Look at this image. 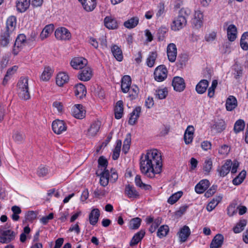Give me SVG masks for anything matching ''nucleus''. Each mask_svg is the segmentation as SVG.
Instances as JSON below:
<instances>
[{
  "instance_id": "1",
  "label": "nucleus",
  "mask_w": 248,
  "mask_h": 248,
  "mask_svg": "<svg viewBox=\"0 0 248 248\" xmlns=\"http://www.w3.org/2000/svg\"><path fill=\"white\" fill-rule=\"evenodd\" d=\"M140 167L143 175L149 178H154L155 174L160 173L162 170L161 153L156 149L148 151L146 155L141 156Z\"/></svg>"
},
{
  "instance_id": "2",
  "label": "nucleus",
  "mask_w": 248,
  "mask_h": 248,
  "mask_svg": "<svg viewBox=\"0 0 248 248\" xmlns=\"http://www.w3.org/2000/svg\"><path fill=\"white\" fill-rule=\"evenodd\" d=\"M191 11L188 8H183L180 9L179 15L172 21L171 29L177 31L183 28L187 23L186 18L190 14Z\"/></svg>"
},
{
  "instance_id": "3",
  "label": "nucleus",
  "mask_w": 248,
  "mask_h": 248,
  "mask_svg": "<svg viewBox=\"0 0 248 248\" xmlns=\"http://www.w3.org/2000/svg\"><path fill=\"white\" fill-rule=\"evenodd\" d=\"M17 87L18 96L21 99L24 100L30 99L28 77H21L17 83Z\"/></svg>"
},
{
  "instance_id": "4",
  "label": "nucleus",
  "mask_w": 248,
  "mask_h": 248,
  "mask_svg": "<svg viewBox=\"0 0 248 248\" xmlns=\"http://www.w3.org/2000/svg\"><path fill=\"white\" fill-rule=\"evenodd\" d=\"M30 39L27 40L26 36L23 34L18 35L15 41L12 53L15 55H17L24 46L28 43Z\"/></svg>"
},
{
  "instance_id": "5",
  "label": "nucleus",
  "mask_w": 248,
  "mask_h": 248,
  "mask_svg": "<svg viewBox=\"0 0 248 248\" xmlns=\"http://www.w3.org/2000/svg\"><path fill=\"white\" fill-rule=\"evenodd\" d=\"M168 70L164 65H161L156 67L154 75L155 80L161 82L167 77Z\"/></svg>"
},
{
  "instance_id": "6",
  "label": "nucleus",
  "mask_w": 248,
  "mask_h": 248,
  "mask_svg": "<svg viewBox=\"0 0 248 248\" xmlns=\"http://www.w3.org/2000/svg\"><path fill=\"white\" fill-rule=\"evenodd\" d=\"M55 36L59 40H68L71 38V34L66 28L60 27L56 30Z\"/></svg>"
},
{
  "instance_id": "7",
  "label": "nucleus",
  "mask_w": 248,
  "mask_h": 248,
  "mask_svg": "<svg viewBox=\"0 0 248 248\" xmlns=\"http://www.w3.org/2000/svg\"><path fill=\"white\" fill-rule=\"evenodd\" d=\"M52 128L55 134L59 135L66 130L67 126L63 121L58 119L53 122Z\"/></svg>"
},
{
  "instance_id": "8",
  "label": "nucleus",
  "mask_w": 248,
  "mask_h": 248,
  "mask_svg": "<svg viewBox=\"0 0 248 248\" xmlns=\"http://www.w3.org/2000/svg\"><path fill=\"white\" fill-rule=\"evenodd\" d=\"M16 233L10 230L3 231L0 236V242L1 243H8L14 239Z\"/></svg>"
},
{
  "instance_id": "9",
  "label": "nucleus",
  "mask_w": 248,
  "mask_h": 248,
  "mask_svg": "<svg viewBox=\"0 0 248 248\" xmlns=\"http://www.w3.org/2000/svg\"><path fill=\"white\" fill-rule=\"evenodd\" d=\"M93 76L92 70L91 68L86 67L81 69L78 76V78L84 81H89Z\"/></svg>"
},
{
  "instance_id": "10",
  "label": "nucleus",
  "mask_w": 248,
  "mask_h": 248,
  "mask_svg": "<svg viewBox=\"0 0 248 248\" xmlns=\"http://www.w3.org/2000/svg\"><path fill=\"white\" fill-rule=\"evenodd\" d=\"M172 85L175 91L179 92L183 91L186 87L184 79L179 77H175L173 78Z\"/></svg>"
},
{
  "instance_id": "11",
  "label": "nucleus",
  "mask_w": 248,
  "mask_h": 248,
  "mask_svg": "<svg viewBox=\"0 0 248 248\" xmlns=\"http://www.w3.org/2000/svg\"><path fill=\"white\" fill-rule=\"evenodd\" d=\"M167 53L168 59L170 62H174L177 56V48L173 43L168 45L167 48Z\"/></svg>"
},
{
  "instance_id": "12",
  "label": "nucleus",
  "mask_w": 248,
  "mask_h": 248,
  "mask_svg": "<svg viewBox=\"0 0 248 248\" xmlns=\"http://www.w3.org/2000/svg\"><path fill=\"white\" fill-rule=\"evenodd\" d=\"M87 64V61L83 57H78L73 59L71 62V66L76 69H81Z\"/></svg>"
},
{
  "instance_id": "13",
  "label": "nucleus",
  "mask_w": 248,
  "mask_h": 248,
  "mask_svg": "<svg viewBox=\"0 0 248 248\" xmlns=\"http://www.w3.org/2000/svg\"><path fill=\"white\" fill-rule=\"evenodd\" d=\"M86 111L80 104L74 106L72 109V114L74 117L78 119H83L85 117Z\"/></svg>"
},
{
  "instance_id": "14",
  "label": "nucleus",
  "mask_w": 248,
  "mask_h": 248,
  "mask_svg": "<svg viewBox=\"0 0 248 248\" xmlns=\"http://www.w3.org/2000/svg\"><path fill=\"white\" fill-rule=\"evenodd\" d=\"M101 126V122L99 121L93 122L88 129L87 136L89 137H94L98 132Z\"/></svg>"
},
{
  "instance_id": "15",
  "label": "nucleus",
  "mask_w": 248,
  "mask_h": 248,
  "mask_svg": "<svg viewBox=\"0 0 248 248\" xmlns=\"http://www.w3.org/2000/svg\"><path fill=\"white\" fill-rule=\"evenodd\" d=\"M96 174L100 176V183L101 186H106L108 185L109 177L108 170L100 171L99 170L96 171Z\"/></svg>"
},
{
  "instance_id": "16",
  "label": "nucleus",
  "mask_w": 248,
  "mask_h": 248,
  "mask_svg": "<svg viewBox=\"0 0 248 248\" xmlns=\"http://www.w3.org/2000/svg\"><path fill=\"white\" fill-rule=\"evenodd\" d=\"M232 166V161L230 159L227 160L224 165L220 168L217 169L219 175L221 177H224L227 175L231 170Z\"/></svg>"
},
{
  "instance_id": "17",
  "label": "nucleus",
  "mask_w": 248,
  "mask_h": 248,
  "mask_svg": "<svg viewBox=\"0 0 248 248\" xmlns=\"http://www.w3.org/2000/svg\"><path fill=\"white\" fill-rule=\"evenodd\" d=\"M100 215V212L98 209H93L89 215V221L90 223L92 225H95L98 221Z\"/></svg>"
},
{
  "instance_id": "18",
  "label": "nucleus",
  "mask_w": 248,
  "mask_h": 248,
  "mask_svg": "<svg viewBox=\"0 0 248 248\" xmlns=\"http://www.w3.org/2000/svg\"><path fill=\"white\" fill-rule=\"evenodd\" d=\"M31 0H18L16 3L17 10L20 12H25L29 7Z\"/></svg>"
},
{
  "instance_id": "19",
  "label": "nucleus",
  "mask_w": 248,
  "mask_h": 248,
  "mask_svg": "<svg viewBox=\"0 0 248 248\" xmlns=\"http://www.w3.org/2000/svg\"><path fill=\"white\" fill-rule=\"evenodd\" d=\"M131 79L130 76L126 75L122 79L121 89L123 93H126L130 90Z\"/></svg>"
},
{
  "instance_id": "20",
  "label": "nucleus",
  "mask_w": 248,
  "mask_h": 248,
  "mask_svg": "<svg viewBox=\"0 0 248 248\" xmlns=\"http://www.w3.org/2000/svg\"><path fill=\"white\" fill-rule=\"evenodd\" d=\"M194 129L193 126L189 125L187 126L185 134L184 140L186 144L190 143L193 140Z\"/></svg>"
},
{
  "instance_id": "21",
  "label": "nucleus",
  "mask_w": 248,
  "mask_h": 248,
  "mask_svg": "<svg viewBox=\"0 0 248 248\" xmlns=\"http://www.w3.org/2000/svg\"><path fill=\"white\" fill-rule=\"evenodd\" d=\"M11 33L4 31H2L0 36V46L1 47H6L9 44L11 40Z\"/></svg>"
},
{
  "instance_id": "22",
  "label": "nucleus",
  "mask_w": 248,
  "mask_h": 248,
  "mask_svg": "<svg viewBox=\"0 0 248 248\" xmlns=\"http://www.w3.org/2000/svg\"><path fill=\"white\" fill-rule=\"evenodd\" d=\"M141 107H137L130 114L128 123L130 125H134L137 121L141 112Z\"/></svg>"
},
{
  "instance_id": "23",
  "label": "nucleus",
  "mask_w": 248,
  "mask_h": 248,
  "mask_svg": "<svg viewBox=\"0 0 248 248\" xmlns=\"http://www.w3.org/2000/svg\"><path fill=\"white\" fill-rule=\"evenodd\" d=\"M209 184V182L207 180H201L195 186V191L199 194L202 193L208 187Z\"/></svg>"
},
{
  "instance_id": "24",
  "label": "nucleus",
  "mask_w": 248,
  "mask_h": 248,
  "mask_svg": "<svg viewBox=\"0 0 248 248\" xmlns=\"http://www.w3.org/2000/svg\"><path fill=\"white\" fill-rule=\"evenodd\" d=\"M145 234V232L144 230H141L140 231L136 233L130 242V246L132 247L135 246L141 240L144 236Z\"/></svg>"
},
{
  "instance_id": "25",
  "label": "nucleus",
  "mask_w": 248,
  "mask_h": 248,
  "mask_svg": "<svg viewBox=\"0 0 248 248\" xmlns=\"http://www.w3.org/2000/svg\"><path fill=\"white\" fill-rule=\"evenodd\" d=\"M16 23V17L14 16L9 17L6 21V31L12 33L14 31Z\"/></svg>"
},
{
  "instance_id": "26",
  "label": "nucleus",
  "mask_w": 248,
  "mask_h": 248,
  "mask_svg": "<svg viewBox=\"0 0 248 248\" xmlns=\"http://www.w3.org/2000/svg\"><path fill=\"white\" fill-rule=\"evenodd\" d=\"M75 93L76 96L82 98L86 94V89L85 86L82 83H78L75 86Z\"/></svg>"
},
{
  "instance_id": "27",
  "label": "nucleus",
  "mask_w": 248,
  "mask_h": 248,
  "mask_svg": "<svg viewBox=\"0 0 248 248\" xmlns=\"http://www.w3.org/2000/svg\"><path fill=\"white\" fill-rule=\"evenodd\" d=\"M224 237L221 234H217L210 244V248H219L221 247Z\"/></svg>"
},
{
  "instance_id": "28",
  "label": "nucleus",
  "mask_w": 248,
  "mask_h": 248,
  "mask_svg": "<svg viewBox=\"0 0 248 248\" xmlns=\"http://www.w3.org/2000/svg\"><path fill=\"white\" fill-rule=\"evenodd\" d=\"M190 234L189 227L186 225L182 227L178 232L180 240L181 242H185Z\"/></svg>"
},
{
  "instance_id": "29",
  "label": "nucleus",
  "mask_w": 248,
  "mask_h": 248,
  "mask_svg": "<svg viewBox=\"0 0 248 248\" xmlns=\"http://www.w3.org/2000/svg\"><path fill=\"white\" fill-rule=\"evenodd\" d=\"M227 36L229 41L232 42L237 37V28L233 24L229 25L227 28Z\"/></svg>"
},
{
  "instance_id": "30",
  "label": "nucleus",
  "mask_w": 248,
  "mask_h": 248,
  "mask_svg": "<svg viewBox=\"0 0 248 248\" xmlns=\"http://www.w3.org/2000/svg\"><path fill=\"white\" fill-rule=\"evenodd\" d=\"M237 106V101L235 97L230 96L226 100V108L228 111H232Z\"/></svg>"
},
{
  "instance_id": "31",
  "label": "nucleus",
  "mask_w": 248,
  "mask_h": 248,
  "mask_svg": "<svg viewBox=\"0 0 248 248\" xmlns=\"http://www.w3.org/2000/svg\"><path fill=\"white\" fill-rule=\"evenodd\" d=\"M125 194L129 198H137L139 197V193L135 188L129 185H126L125 188Z\"/></svg>"
},
{
  "instance_id": "32",
  "label": "nucleus",
  "mask_w": 248,
  "mask_h": 248,
  "mask_svg": "<svg viewBox=\"0 0 248 248\" xmlns=\"http://www.w3.org/2000/svg\"><path fill=\"white\" fill-rule=\"evenodd\" d=\"M69 80L68 76L64 72L59 73L56 78V84L59 86H62Z\"/></svg>"
},
{
  "instance_id": "33",
  "label": "nucleus",
  "mask_w": 248,
  "mask_h": 248,
  "mask_svg": "<svg viewBox=\"0 0 248 248\" xmlns=\"http://www.w3.org/2000/svg\"><path fill=\"white\" fill-rule=\"evenodd\" d=\"M124 108L122 101H118L116 104L114 109L115 117L117 119L121 118L123 115Z\"/></svg>"
},
{
  "instance_id": "34",
  "label": "nucleus",
  "mask_w": 248,
  "mask_h": 248,
  "mask_svg": "<svg viewBox=\"0 0 248 248\" xmlns=\"http://www.w3.org/2000/svg\"><path fill=\"white\" fill-rule=\"evenodd\" d=\"M208 81L206 79L201 80L196 86V91L199 94L205 92L208 86Z\"/></svg>"
},
{
  "instance_id": "35",
  "label": "nucleus",
  "mask_w": 248,
  "mask_h": 248,
  "mask_svg": "<svg viewBox=\"0 0 248 248\" xmlns=\"http://www.w3.org/2000/svg\"><path fill=\"white\" fill-rule=\"evenodd\" d=\"M80 3L83 8L87 12L92 11L96 7L95 0H84Z\"/></svg>"
},
{
  "instance_id": "36",
  "label": "nucleus",
  "mask_w": 248,
  "mask_h": 248,
  "mask_svg": "<svg viewBox=\"0 0 248 248\" xmlns=\"http://www.w3.org/2000/svg\"><path fill=\"white\" fill-rule=\"evenodd\" d=\"M104 24L108 29H115L118 27L116 20L111 16H107L105 18Z\"/></svg>"
},
{
  "instance_id": "37",
  "label": "nucleus",
  "mask_w": 248,
  "mask_h": 248,
  "mask_svg": "<svg viewBox=\"0 0 248 248\" xmlns=\"http://www.w3.org/2000/svg\"><path fill=\"white\" fill-rule=\"evenodd\" d=\"M139 22V18L138 16H134L128 19L124 23V26L129 29L136 27Z\"/></svg>"
},
{
  "instance_id": "38",
  "label": "nucleus",
  "mask_w": 248,
  "mask_h": 248,
  "mask_svg": "<svg viewBox=\"0 0 248 248\" xmlns=\"http://www.w3.org/2000/svg\"><path fill=\"white\" fill-rule=\"evenodd\" d=\"M111 50L114 57L117 61L121 62L123 60V55L120 47L117 45H114L112 46Z\"/></svg>"
},
{
  "instance_id": "39",
  "label": "nucleus",
  "mask_w": 248,
  "mask_h": 248,
  "mask_svg": "<svg viewBox=\"0 0 248 248\" xmlns=\"http://www.w3.org/2000/svg\"><path fill=\"white\" fill-rule=\"evenodd\" d=\"M54 30V26L52 24L46 26L42 31L40 37L41 40H44L50 35Z\"/></svg>"
},
{
  "instance_id": "40",
  "label": "nucleus",
  "mask_w": 248,
  "mask_h": 248,
  "mask_svg": "<svg viewBox=\"0 0 248 248\" xmlns=\"http://www.w3.org/2000/svg\"><path fill=\"white\" fill-rule=\"evenodd\" d=\"M18 66L14 65L12 67L8 69L6 75L3 80V84L5 85L7 84L8 81L10 79L11 77L15 74L17 70Z\"/></svg>"
},
{
  "instance_id": "41",
  "label": "nucleus",
  "mask_w": 248,
  "mask_h": 248,
  "mask_svg": "<svg viewBox=\"0 0 248 248\" xmlns=\"http://www.w3.org/2000/svg\"><path fill=\"white\" fill-rule=\"evenodd\" d=\"M135 182L137 186L140 187L141 189L150 190L152 189L150 185L143 183L141 180V177L139 175H137L135 178Z\"/></svg>"
},
{
  "instance_id": "42",
  "label": "nucleus",
  "mask_w": 248,
  "mask_h": 248,
  "mask_svg": "<svg viewBox=\"0 0 248 248\" xmlns=\"http://www.w3.org/2000/svg\"><path fill=\"white\" fill-rule=\"evenodd\" d=\"M222 197L221 196H217L213 200L208 204L206 207L207 210L210 212L212 211L217 205L221 201Z\"/></svg>"
},
{
  "instance_id": "43",
  "label": "nucleus",
  "mask_w": 248,
  "mask_h": 248,
  "mask_svg": "<svg viewBox=\"0 0 248 248\" xmlns=\"http://www.w3.org/2000/svg\"><path fill=\"white\" fill-rule=\"evenodd\" d=\"M212 128L215 130L217 132L220 133L226 128L225 122L222 120H219L213 125Z\"/></svg>"
},
{
  "instance_id": "44",
  "label": "nucleus",
  "mask_w": 248,
  "mask_h": 248,
  "mask_svg": "<svg viewBox=\"0 0 248 248\" xmlns=\"http://www.w3.org/2000/svg\"><path fill=\"white\" fill-rule=\"evenodd\" d=\"M240 46L244 50H248V32H244L240 40Z\"/></svg>"
},
{
  "instance_id": "45",
  "label": "nucleus",
  "mask_w": 248,
  "mask_h": 248,
  "mask_svg": "<svg viewBox=\"0 0 248 248\" xmlns=\"http://www.w3.org/2000/svg\"><path fill=\"white\" fill-rule=\"evenodd\" d=\"M157 54L156 52H152L150 53L146 60V63L149 67L154 66Z\"/></svg>"
},
{
  "instance_id": "46",
  "label": "nucleus",
  "mask_w": 248,
  "mask_h": 248,
  "mask_svg": "<svg viewBox=\"0 0 248 248\" xmlns=\"http://www.w3.org/2000/svg\"><path fill=\"white\" fill-rule=\"evenodd\" d=\"M245 123L243 120H237L234 125L233 130L235 133H238L244 129Z\"/></svg>"
},
{
  "instance_id": "47",
  "label": "nucleus",
  "mask_w": 248,
  "mask_h": 248,
  "mask_svg": "<svg viewBox=\"0 0 248 248\" xmlns=\"http://www.w3.org/2000/svg\"><path fill=\"white\" fill-rule=\"evenodd\" d=\"M51 74L52 71L50 68L46 67L41 75L40 79L42 81H47L50 79Z\"/></svg>"
},
{
  "instance_id": "48",
  "label": "nucleus",
  "mask_w": 248,
  "mask_h": 248,
  "mask_svg": "<svg viewBox=\"0 0 248 248\" xmlns=\"http://www.w3.org/2000/svg\"><path fill=\"white\" fill-rule=\"evenodd\" d=\"M131 143V135L130 134H128L126 135V136L124 139V145L123 147V152L126 154L129 148Z\"/></svg>"
},
{
  "instance_id": "49",
  "label": "nucleus",
  "mask_w": 248,
  "mask_h": 248,
  "mask_svg": "<svg viewBox=\"0 0 248 248\" xmlns=\"http://www.w3.org/2000/svg\"><path fill=\"white\" fill-rule=\"evenodd\" d=\"M247 224V221L245 219H241L233 228V232L235 233H239L244 229V227Z\"/></svg>"
},
{
  "instance_id": "50",
  "label": "nucleus",
  "mask_w": 248,
  "mask_h": 248,
  "mask_svg": "<svg viewBox=\"0 0 248 248\" xmlns=\"http://www.w3.org/2000/svg\"><path fill=\"white\" fill-rule=\"evenodd\" d=\"M168 94L167 88L158 89L155 91V97L159 99H163L166 97Z\"/></svg>"
},
{
  "instance_id": "51",
  "label": "nucleus",
  "mask_w": 248,
  "mask_h": 248,
  "mask_svg": "<svg viewBox=\"0 0 248 248\" xmlns=\"http://www.w3.org/2000/svg\"><path fill=\"white\" fill-rule=\"evenodd\" d=\"M169 231V228L167 225H162L158 229L157 235L159 237L162 238L165 236Z\"/></svg>"
},
{
  "instance_id": "52",
  "label": "nucleus",
  "mask_w": 248,
  "mask_h": 248,
  "mask_svg": "<svg viewBox=\"0 0 248 248\" xmlns=\"http://www.w3.org/2000/svg\"><path fill=\"white\" fill-rule=\"evenodd\" d=\"M182 191L177 192L172 195L168 200V203L172 204L175 203L182 196Z\"/></svg>"
},
{
  "instance_id": "53",
  "label": "nucleus",
  "mask_w": 248,
  "mask_h": 248,
  "mask_svg": "<svg viewBox=\"0 0 248 248\" xmlns=\"http://www.w3.org/2000/svg\"><path fill=\"white\" fill-rule=\"evenodd\" d=\"M141 219L139 217L132 219L129 223V228L131 229H137L139 228L141 223Z\"/></svg>"
},
{
  "instance_id": "54",
  "label": "nucleus",
  "mask_w": 248,
  "mask_h": 248,
  "mask_svg": "<svg viewBox=\"0 0 248 248\" xmlns=\"http://www.w3.org/2000/svg\"><path fill=\"white\" fill-rule=\"evenodd\" d=\"M98 168H101L100 171L106 170V168L108 166L107 160L103 156H100L98 160Z\"/></svg>"
},
{
  "instance_id": "55",
  "label": "nucleus",
  "mask_w": 248,
  "mask_h": 248,
  "mask_svg": "<svg viewBox=\"0 0 248 248\" xmlns=\"http://www.w3.org/2000/svg\"><path fill=\"white\" fill-rule=\"evenodd\" d=\"M217 85V80H213L212 82V85L208 90V96L211 98L214 96L215 94V90Z\"/></svg>"
},
{
  "instance_id": "56",
  "label": "nucleus",
  "mask_w": 248,
  "mask_h": 248,
  "mask_svg": "<svg viewBox=\"0 0 248 248\" xmlns=\"http://www.w3.org/2000/svg\"><path fill=\"white\" fill-rule=\"evenodd\" d=\"M161 223V219L160 217H157V218L155 219L149 228V231L151 233L155 232L157 228Z\"/></svg>"
},
{
  "instance_id": "57",
  "label": "nucleus",
  "mask_w": 248,
  "mask_h": 248,
  "mask_svg": "<svg viewBox=\"0 0 248 248\" xmlns=\"http://www.w3.org/2000/svg\"><path fill=\"white\" fill-rule=\"evenodd\" d=\"M13 137L16 141L21 142L24 140L25 136L23 133L16 131L15 132Z\"/></svg>"
},
{
  "instance_id": "58",
  "label": "nucleus",
  "mask_w": 248,
  "mask_h": 248,
  "mask_svg": "<svg viewBox=\"0 0 248 248\" xmlns=\"http://www.w3.org/2000/svg\"><path fill=\"white\" fill-rule=\"evenodd\" d=\"M128 92H129V97L133 100L138 96L139 88L136 86H132L131 88H130V90Z\"/></svg>"
},
{
  "instance_id": "59",
  "label": "nucleus",
  "mask_w": 248,
  "mask_h": 248,
  "mask_svg": "<svg viewBox=\"0 0 248 248\" xmlns=\"http://www.w3.org/2000/svg\"><path fill=\"white\" fill-rule=\"evenodd\" d=\"M230 149L231 148L228 145L224 144L219 148L218 153L222 155H226L229 153Z\"/></svg>"
},
{
  "instance_id": "60",
  "label": "nucleus",
  "mask_w": 248,
  "mask_h": 248,
  "mask_svg": "<svg viewBox=\"0 0 248 248\" xmlns=\"http://www.w3.org/2000/svg\"><path fill=\"white\" fill-rule=\"evenodd\" d=\"M39 235V232H37L33 238V243L31 248H42L43 246L40 243L37 242Z\"/></svg>"
},
{
  "instance_id": "61",
  "label": "nucleus",
  "mask_w": 248,
  "mask_h": 248,
  "mask_svg": "<svg viewBox=\"0 0 248 248\" xmlns=\"http://www.w3.org/2000/svg\"><path fill=\"white\" fill-rule=\"evenodd\" d=\"M237 209L235 204H232L227 208V214L230 217H232L237 213Z\"/></svg>"
},
{
  "instance_id": "62",
  "label": "nucleus",
  "mask_w": 248,
  "mask_h": 248,
  "mask_svg": "<svg viewBox=\"0 0 248 248\" xmlns=\"http://www.w3.org/2000/svg\"><path fill=\"white\" fill-rule=\"evenodd\" d=\"M212 167V161L210 158L206 159L204 162L203 170L207 173H209Z\"/></svg>"
},
{
  "instance_id": "63",
  "label": "nucleus",
  "mask_w": 248,
  "mask_h": 248,
  "mask_svg": "<svg viewBox=\"0 0 248 248\" xmlns=\"http://www.w3.org/2000/svg\"><path fill=\"white\" fill-rule=\"evenodd\" d=\"M217 186L213 185L204 194V196L209 198L212 196L217 191Z\"/></svg>"
},
{
  "instance_id": "64",
  "label": "nucleus",
  "mask_w": 248,
  "mask_h": 248,
  "mask_svg": "<svg viewBox=\"0 0 248 248\" xmlns=\"http://www.w3.org/2000/svg\"><path fill=\"white\" fill-rule=\"evenodd\" d=\"M48 173V169L46 167H40L38 168L37 173L39 177H44Z\"/></svg>"
}]
</instances>
